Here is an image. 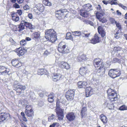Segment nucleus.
Wrapping results in <instances>:
<instances>
[{
	"label": "nucleus",
	"mask_w": 127,
	"mask_h": 127,
	"mask_svg": "<svg viewBox=\"0 0 127 127\" xmlns=\"http://www.w3.org/2000/svg\"><path fill=\"white\" fill-rule=\"evenodd\" d=\"M81 15L82 16L84 17H87L88 15V14L87 13L85 12H81Z\"/></svg>",
	"instance_id": "nucleus-41"
},
{
	"label": "nucleus",
	"mask_w": 127,
	"mask_h": 127,
	"mask_svg": "<svg viewBox=\"0 0 127 127\" xmlns=\"http://www.w3.org/2000/svg\"><path fill=\"white\" fill-rule=\"evenodd\" d=\"M66 11V9L57 11L55 12V16L59 19H61V17L63 15L64 12Z\"/></svg>",
	"instance_id": "nucleus-8"
},
{
	"label": "nucleus",
	"mask_w": 127,
	"mask_h": 127,
	"mask_svg": "<svg viewBox=\"0 0 127 127\" xmlns=\"http://www.w3.org/2000/svg\"><path fill=\"white\" fill-rule=\"evenodd\" d=\"M25 112L27 116L29 117H32L33 114V112L32 109L30 110L26 109Z\"/></svg>",
	"instance_id": "nucleus-19"
},
{
	"label": "nucleus",
	"mask_w": 127,
	"mask_h": 127,
	"mask_svg": "<svg viewBox=\"0 0 127 127\" xmlns=\"http://www.w3.org/2000/svg\"><path fill=\"white\" fill-rule=\"evenodd\" d=\"M99 21L102 23H104L106 22L107 20L105 18L103 17L99 20Z\"/></svg>",
	"instance_id": "nucleus-43"
},
{
	"label": "nucleus",
	"mask_w": 127,
	"mask_h": 127,
	"mask_svg": "<svg viewBox=\"0 0 127 127\" xmlns=\"http://www.w3.org/2000/svg\"><path fill=\"white\" fill-rule=\"evenodd\" d=\"M66 39H67L71 40H73L72 37L71 35L70 36H66Z\"/></svg>",
	"instance_id": "nucleus-54"
},
{
	"label": "nucleus",
	"mask_w": 127,
	"mask_h": 127,
	"mask_svg": "<svg viewBox=\"0 0 127 127\" xmlns=\"http://www.w3.org/2000/svg\"><path fill=\"white\" fill-rule=\"evenodd\" d=\"M26 88V87L25 86L22 85H20V84L19 85H18L16 89V92L17 93H18V94L19 95L21 92V90H25Z\"/></svg>",
	"instance_id": "nucleus-13"
},
{
	"label": "nucleus",
	"mask_w": 127,
	"mask_h": 127,
	"mask_svg": "<svg viewBox=\"0 0 127 127\" xmlns=\"http://www.w3.org/2000/svg\"><path fill=\"white\" fill-rule=\"evenodd\" d=\"M120 31L119 30L118 31H117L116 32V33L115 34V37L117 39L120 36V34L119 32H120Z\"/></svg>",
	"instance_id": "nucleus-37"
},
{
	"label": "nucleus",
	"mask_w": 127,
	"mask_h": 127,
	"mask_svg": "<svg viewBox=\"0 0 127 127\" xmlns=\"http://www.w3.org/2000/svg\"><path fill=\"white\" fill-rule=\"evenodd\" d=\"M87 109L85 107H83L82 109L81 112V114L82 117H83L86 115Z\"/></svg>",
	"instance_id": "nucleus-31"
},
{
	"label": "nucleus",
	"mask_w": 127,
	"mask_h": 127,
	"mask_svg": "<svg viewBox=\"0 0 127 127\" xmlns=\"http://www.w3.org/2000/svg\"><path fill=\"white\" fill-rule=\"evenodd\" d=\"M87 32L85 31L84 32H82V35L83 37H85L86 38H88L89 37L90 35V33H87L86 32Z\"/></svg>",
	"instance_id": "nucleus-34"
},
{
	"label": "nucleus",
	"mask_w": 127,
	"mask_h": 127,
	"mask_svg": "<svg viewBox=\"0 0 127 127\" xmlns=\"http://www.w3.org/2000/svg\"><path fill=\"white\" fill-rule=\"evenodd\" d=\"M117 27L119 29H121V26L120 25V24L119 23H117V22H116V23H115Z\"/></svg>",
	"instance_id": "nucleus-58"
},
{
	"label": "nucleus",
	"mask_w": 127,
	"mask_h": 127,
	"mask_svg": "<svg viewBox=\"0 0 127 127\" xmlns=\"http://www.w3.org/2000/svg\"><path fill=\"white\" fill-rule=\"evenodd\" d=\"M37 8L38 10L41 12L43 11L44 9V7L42 4H38Z\"/></svg>",
	"instance_id": "nucleus-30"
},
{
	"label": "nucleus",
	"mask_w": 127,
	"mask_h": 127,
	"mask_svg": "<svg viewBox=\"0 0 127 127\" xmlns=\"http://www.w3.org/2000/svg\"><path fill=\"white\" fill-rule=\"evenodd\" d=\"M50 54V53L47 50H45L43 53V55L45 56H47Z\"/></svg>",
	"instance_id": "nucleus-48"
},
{
	"label": "nucleus",
	"mask_w": 127,
	"mask_h": 127,
	"mask_svg": "<svg viewBox=\"0 0 127 127\" xmlns=\"http://www.w3.org/2000/svg\"><path fill=\"white\" fill-rule=\"evenodd\" d=\"M108 98L112 102L118 100V97L116 91L111 89H108L107 91Z\"/></svg>",
	"instance_id": "nucleus-3"
},
{
	"label": "nucleus",
	"mask_w": 127,
	"mask_h": 127,
	"mask_svg": "<svg viewBox=\"0 0 127 127\" xmlns=\"http://www.w3.org/2000/svg\"><path fill=\"white\" fill-rule=\"evenodd\" d=\"M62 79V75L59 73H54L52 76V79L54 81H57Z\"/></svg>",
	"instance_id": "nucleus-12"
},
{
	"label": "nucleus",
	"mask_w": 127,
	"mask_h": 127,
	"mask_svg": "<svg viewBox=\"0 0 127 127\" xmlns=\"http://www.w3.org/2000/svg\"><path fill=\"white\" fill-rule=\"evenodd\" d=\"M118 60H119L118 59H117V58H114L113 59L112 61V62L113 63H115L117 62L118 61Z\"/></svg>",
	"instance_id": "nucleus-57"
},
{
	"label": "nucleus",
	"mask_w": 127,
	"mask_h": 127,
	"mask_svg": "<svg viewBox=\"0 0 127 127\" xmlns=\"http://www.w3.org/2000/svg\"><path fill=\"white\" fill-rule=\"evenodd\" d=\"M48 101L50 102H52L54 100V95L53 93H51L48 96Z\"/></svg>",
	"instance_id": "nucleus-24"
},
{
	"label": "nucleus",
	"mask_w": 127,
	"mask_h": 127,
	"mask_svg": "<svg viewBox=\"0 0 127 127\" xmlns=\"http://www.w3.org/2000/svg\"><path fill=\"white\" fill-rule=\"evenodd\" d=\"M20 84V83H18L17 81H15L14 83L13 87L14 88H16L18 87V85H19Z\"/></svg>",
	"instance_id": "nucleus-44"
},
{
	"label": "nucleus",
	"mask_w": 127,
	"mask_h": 127,
	"mask_svg": "<svg viewBox=\"0 0 127 127\" xmlns=\"http://www.w3.org/2000/svg\"><path fill=\"white\" fill-rule=\"evenodd\" d=\"M92 90L91 87H88L86 89V97L91 95L92 94Z\"/></svg>",
	"instance_id": "nucleus-18"
},
{
	"label": "nucleus",
	"mask_w": 127,
	"mask_h": 127,
	"mask_svg": "<svg viewBox=\"0 0 127 127\" xmlns=\"http://www.w3.org/2000/svg\"><path fill=\"white\" fill-rule=\"evenodd\" d=\"M105 69L103 67L102 68H99L97 71L98 75H102L104 74L105 73Z\"/></svg>",
	"instance_id": "nucleus-23"
},
{
	"label": "nucleus",
	"mask_w": 127,
	"mask_h": 127,
	"mask_svg": "<svg viewBox=\"0 0 127 127\" xmlns=\"http://www.w3.org/2000/svg\"><path fill=\"white\" fill-rule=\"evenodd\" d=\"M28 16L29 18L30 19H32V14L29 13L28 14Z\"/></svg>",
	"instance_id": "nucleus-59"
},
{
	"label": "nucleus",
	"mask_w": 127,
	"mask_h": 127,
	"mask_svg": "<svg viewBox=\"0 0 127 127\" xmlns=\"http://www.w3.org/2000/svg\"><path fill=\"white\" fill-rule=\"evenodd\" d=\"M13 6L15 8H19L20 7L19 5L17 3H16L14 4Z\"/></svg>",
	"instance_id": "nucleus-49"
},
{
	"label": "nucleus",
	"mask_w": 127,
	"mask_h": 127,
	"mask_svg": "<svg viewBox=\"0 0 127 127\" xmlns=\"http://www.w3.org/2000/svg\"><path fill=\"white\" fill-rule=\"evenodd\" d=\"M66 46L65 45H63L61 48H58V51L61 53H62L64 54L67 53L68 51L67 48H66Z\"/></svg>",
	"instance_id": "nucleus-15"
},
{
	"label": "nucleus",
	"mask_w": 127,
	"mask_h": 127,
	"mask_svg": "<svg viewBox=\"0 0 127 127\" xmlns=\"http://www.w3.org/2000/svg\"><path fill=\"white\" fill-rule=\"evenodd\" d=\"M119 110L122 111L127 110V106L124 105H122L119 108Z\"/></svg>",
	"instance_id": "nucleus-36"
},
{
	"label": "nucleus",
	"mask_w": 127,
	"mask_h": 127,
	"mask_svg": "<svg viewBox=\"0 0 127 127\" xmlns=\"http://www.w3.org/2000/svg\"><path fill=\"white\" fill-rule=\"evenodd\" d=\"M60 102L59 100H57L55 111L58 117V120H62L64 117L63 113L64 110L62 109L60 107Z\"/></svg>",
	"instance_id": "nucleus-2"
},
{
	"label": "nucleus",
	"mask_w": 127,
	"mask_h": 127,
	"mask_svg": "<svg viewBox=\"0 0 127 127\" xmlns=\"http://www.w3.org/2000/svg\"><path fill=\"white\" fill-rule=\"evenodd\" d=\"M30 97L31 98H33V97L35 96L33 92L31 93L30 94Z\"/></svg>",
	"instance_id": "nucleus-55"
},
{
	"label": "nucleus",
	"mask_w": 127,
	"mask_h": 127,
	"mask_svg": "<svg viewBox=\"0 0 127 127\" xmlns=\"http://www.w3.org/2000/svg\"><path fill=\"white\" fill-rule=\"evenodd\" d=\"M111 4H117V3L116 2H115L113 0H112L110 2Z\"/></svg>",
	"instance_id": "nucleus-62"
},
{
	"label": "nucleus",
	"mask_w": 127,
	"mask_h": 127,
	"mask_svg": "<svg viewBox=\"0 0 127 127\" xmlns=\"http://www.w3.org/2000/svg\"><path fill=\"white\" fill-rule=\"evenodd\" d=\"M74 94V90H70L68 91L66 94V97L68 100L72 99Z\"/></svg>",
	"instance_id": "nucleus-7"
},
{
	"label": "nucleus",
	"mask_w": 127,
	"mask_h": 127,
	"mask_svg": "<svg viewBox=\"0 0 127 127\" xmlns=\"http://www.w3.org/2000/svg\"><path fill=\"white\" fill-rule=\"evenodd\" d=\"M26 41L25 40L23 39L21 41L20 44L22 45H25L26 43Z\"/></svg>",
	"instance_id": "nucleus-46"
},
{
	"label": "nucleus",
	"mask_w": 127,
	"mask_h": 127,
	"mask_svg": "<svg viewBox=\"0 0 127 127\" xmlns=\"http://www.w3.org/2000/svg\"><path fill=\"white\" fill-rule=\"evenodd\" d=\"M7 68L6 67H5L2 66H0V73L5 69H7Z\"/></svg>",
	"instance_id": "nucleus-45"
},
{
	"label": "nucleus",
	"mask_w": 127,
	"mask_h": 127,
	"mask_svg": "<svg viewBox=\"0 0 127 127\" xmlns=\"http://www.w3.org/2000/svg\"><path fill=\"white\" fill-rule=\"evenodd\" d=\"M16 13L19 15H20L22 14V12L21 10H17Z\"/></svg>",
	"instance_id": "nucleus-51"
},
{
	"label": "nucleus",
	"mask_w": 127,
	"mask_h": 127,
	"mask_svg": "<svg viewBox=\"0 0 127 127\" xmlns=\"http://www.w3.org/2000/svg\"><path fill=\"white\" fill-rule=\"evenodd\" d=\"M17 53L18 55L19 56L23 55L27 52V49L24 47L23 48L20 47L15 50Z\"/></svg>",
	"instance_id": "nucleus-6"
},
{
	"label": "nucleus",
	"mask_w": 127,
	"mask_h": 127,
	"mask_svg": "<svg viewBox=\"0 0 127 127\" xmlns=\"http://www.w3.org/2000/svg\"><path fill=\"white\" fill-rule=\"evenodd\" d=\"M122 50V48L119 46L115 47L113 49V50L115 52L117 53H119V52Z\"/></svg>",
	"instance_id": "nucleus-33"
},
{
	"label": "nucleus",
	"mask_w": 127,
	"mask_h": 127,
	"mask_svg": "<svg viewBox=\"0 0 127 127\" xmlns=\"http://www.w3.org/2000/svg\"><path fill=\"white\" fill-rule=\"evenodd\" d=\"M87 69L86 67H82L80 69L79 72L81 75L83 76L87 72Z\"/></svg>",
	"instance_id": "nucleus-20"
},
{
	"label": "nucleus",
	"mask_w": 127,
	"mask_h": 127,
	"mask_svg": "<svg viewBox=\"0 0 127 127\" xmlns=\"http://www.w3.org/2000/svg\"><path fill=\"white\" fill-rule=\"evenodd\" d=\"M100 41V37L98 36L97 35L95 34L93 38L90 41V43L95 44L98 43Z\"/></svg>",
	"instance_id": "nucleus-10"
},
{
	"label": "nucleus",
	"mask_w": 127,
	"mask_h": 127,
	"mask_svg": "<svg viewBox=\"0 0 127 127\" xmlns=\"http://www.w3.org/2000/svg\"><path fill=\"white\" fill-rule=\"evenodd\" d=\"M12 65L17 68H18L22 66L21 63L19 62L17 59H15L12 60L11 61Z\"/></svg>",
	"instance_id": "nucleus-9"
},
{
	"label": "nucleus",
	"mask_w": 127,
	"mask_h": 127,
	"mask_svg": "<svg viewBox=\"0 0 127 127\" xmlns=\"http://www.w3.org/2000/svg\"><path fill=\"white\" fill-rule=\"evenodd\" d=\"M9 72V70H5L4 71H1L0 73L1 74L5 75L8 74Z\"/></svg>",
	"instance_id": "nucleus-39"
},
{
	"label": "nucleus",
	"mask_w": 127,
	"mask_h": 127,
	"mask_svg": "<svg viewBox=\"0 0 127 127\" xmlns=\"http://www.w3.org/2000/svg\"><path fill=\"white\" fill-rule=\"evenodd\" d=\"M87 84V83L86 82L81 81L77 83L78 87L80 88H85Z\"/></svg>",
	"instance_id": "nucleus-21"
},
{
	"label": "nucleus",
	"mask_w": 127,
	"mask_h": 127,
	"mask_svg": "<svg viewBox=\"0 0 127 127\" xmlns=\"http://www.w3.org/2000/svg\"><path fill=\"white\" fill-rule=\"evenodd\" d=\"M82 33L80 31H77L72 32L73 34L74 35L79 36L80 35H82Z\"/></svg>",
	"instance_id": "nucleus-35"
},
{
	"label": "nucleus",
	"mask_w": 127,
	"mask_h": 127,
	"mask_svg": "<svg viewBox=\"0 0 127 127\" xmlns=\"http://www.w3.org/2000/svg\"><path fill=\"white\" fill-rule=\"evenodd\" d=\"M94 65L95 67L102 68L104 66V63L102 62V60L99 59H95L94 61Z\"/></svg>",
	"instance_id": "nucleus-5"
},
{
	"label": "nucleus",
	"mask_w": 127,
	"mask_h": 127,
	"mask_svg": "<svg viewBox=\"0 0 127 127\" xmlns=\"http://www.w3.org/2000/svg\"><path fill=\"white\" fill-rule=\"evenodd\" d=\"M12 17V20L13 21L17 22L19 20V17L17 16V14L15 13H13L11 15Z\"/></svg>",
	"instance_id": "nucleus-26"
},
{
	"label": "nucleus",
	"mask_w": 127,
	"mask_h": 127,
	"mask_svg": "<svg viewBox=\"0 0 127 127\" xmlns=\"http://www.w3.org/2000/svg\"><path fill=\"white\" fill-rule=\"evenodd\" d=\"M109 105H110V106L111 107H109V109H112V107L113 106V104L112 103V104H107V107H109Z\"/></svg>",
	"instance_id": "nucleus-56"
},
{
	"label": "nucleus",
	"mask_w": 127,
	"mask_h": 127,
	"mask_svg": "<svg viewBox=\"0 0 127 127\" xmlns=\"http://www.w3.org/2000/svg\"><path fill=\"white\" fill-rule=\"evenodd\" d=\"M86 23L88 24H89L91 26H93L94 25V23L91 21H86Z\"/></svg>",
	"instance_id": "nucleus-47"
},
{
	"label": "nucleus",
	"mask_w": 127,
	"mask_h": 127,
	"mask_svg": "<svg viewBox=\"0 0 127 127\" xmlns=\"http://www.w3.org/2000/svg\"><path fill=\"white\" fill-rule=\"evenodd\" d=\"M23 8L25 10H27L29 9V7L27 5H26L24 6Z\"/></svg>",
	"instance_id": "nucleus-53"
},
{
	"label": "nucleus",
	"mask_w": 127,
	"mask_h": 127,
	"mask_svg": "<svg viewBox=\"0 0 127 127\" xmlns=\"http://www.w3.org/2000/svg\"><path fill=\"white\" fill-rule=\"evenodd\" d=\"M47 70L45 69H40L38 70L37 71V74L39 75H42L46 74Z\"/></svg>",
	"instance_id": "nucleus-28"
},
{
	"label": "nucleus",
	"mask_w": 127,
	"mask_h": 127,
	"mask_svg": "<svg viewBox=\"0 0 127 127\" xmlns=\"http://www.w3.org/2000/svg\"><path fill=\"white\" fill-rule=\"evenodd\" d=\"M99 34H101V35L102 37H104L105 35V32L104 31H103L100 33Z\"/></svg>",
	"instance_id": "nucleus-50"
},
{
	"label": "nucleus",
	"mask_w": 127,
	"mask_h": 127,
	"mask_svg": "<svg viewBox=\"0 0 127 127\" xmlns=\"http://www.w3.org/2000/svg\"><path fill=\"white\" fill-rule=\"evenodd\" d=\"M60 66L63 68H65L67 69H69L70 68L69 65L66 62L62 61L60 63Z\"/></svg>",
	"instance_id": "nucleus-14"
},
{
	"label": "nucleus",
	"mask_w": 127,
	"mask_h": 127,
	"mask_svg": "<svg viewBox=\"0 0 127 127\" xmlns=\"http://www.w3.org/2000/svg\"><path fill=\"white\" fill-rule=\"evenodd\" d=\"M63 42H60L59 44L58 48H61L62 46L63 45H64L63 44Z\"/></svg>",
	"instance_id": "nucleus-60"
},
{
	"label": "nucleus",
	"mask_w": 127,
	"mask_h": 127,
	"mask_svg": "<svg viewBox=\"0 0 127 127\" xmlns=\"http://www.w3.org/2000/svg\"><path fill=\"white\" fill-rule=\"evenodd\" d=\"M67 119L69 121H73L75 118L74 114L73 112L69 113L66 116Z\"/></svg>",
	"instance_id": "nucleus-11"
},
{
	"label": "nucleus",
	"mask_w": 127,
	"mask_h": 127,
	"mask_svg": "<svg viewBox=\"0 0 127 127\" xmlns=\"http://www.w3.org/2000/svg\"><path fill=\"white\" fill-rule=\"evenodd\" d=\"M45 4L48 6H51V3L50 2L48 1V0L45 1Z\"/></svg>",
	"instance_id": "nucleus-52"
},
{
	"label": "nucleus",
	"mask_w": 127,
	"mask_h": 127,
	"mask_svg": "<svg viewBox=\"0 0 127 127\" xmlns=\"http://www.w3.org/2000/svg\"><path fill=\"white\" fill-rule=\"evenodd\" d=\"M92 5L90 3H88L84 5L83 6V8L84 11L88 12L91 9Z\"/></svg>",
	"instance_id": "nucleus-16"
},
{
	"label": "nucleus",
	"mask_w": 127,
	"mask_h": 127,
	"mask_svg": "<svg viewBox=\"0 0 127 127\" xmlns=\"http://www.w3.org/2000/svg\"><path fill=\"white\" fill-rule=\"evenodd\" d=\"M25 25L27 28H28L30 29H33L34 28V26L28 22L25 21Z\"/></svg>",
	"instance_id": "nucleus-27"
},
{
	"label": "nucleus",
	"mask_w": 127,
	"mask_h": 127,
	"mask_svg": "<svg viewBox=\"0 0 127 127\" xmlns=\"http://www.w3.org/2000/svg\"><path fill=\"white\" fill-rule=\"evenodd\" d=\"M26 109L30 110V109H32L31 106L29 105H27L26 106Z\"/></svg>",
	"instance_id": "nucleus-61"
},
{
	"label": "nucleus",
	"mask_w": 127,
	"mask_h": 127,
	"mask_svg": "<svg viewBox=\"0 0 127 127\" xmlns=\"http://www.w3.org/2000/svg\"><path fill=\"white\" fill-rule=\"evenodd\" d=\"M100 119L101 121L104 124L106 123L107 121V117L103 114L101 115L100 116Z\"/></svg>",
	"instance_id": "nucleus-25"
},
{
	"label": "nucleus",
	"mask_w": 127,
	"mask_h": 127,
	"mask_svg": "<svg viewBox=\"0 0 127 127\" xmlns=\"http://www.w3.org/2000/svg\"><path fill=\"white\" fill-rule=\"evenodd\" d=\"M56 123H53L52 124L50 125L49 127H54Z\"/></svg>",
	"instance_id": "nucleus-64"
},
{
	"label": "nucleus",
	"mask_w": 127,
	"mask_h": 127,
	"mask_svg": "<svg viewBox=\"0 0 127 127\" xmlns=\"http://www.w3.org/2000/svg\"><path fill=\"white\" fill-rule=\"evenodd\" d=\"M87 60V58L86 55H84L78 56L77 59V61L79 62L85 61Z\"/></svg>",
	"instance_id": "nucleus-22"
},
{
	"label": "nucleus",
	"mask_w": 127,
	"mask_h": 127,
	"mask_svg": "<svg viewBox=\"0 0 127 127\" xmlns=\"http://www.w3.org/2000/svg\"><path fill=\"white\" fill-rule=\"evenodd\" d=\"M96 18L99 20L103 16L100 14H99L98 12H97L96 14Z\"/></svg>",
	"instance_id": "nucleus-38"
},
{
	"label": "nucleus",
	"mask_w": 127,
	"mask_h": 127,
	"mask_svg": "<svg viewBox=\"0 0 127 127\" xmlns=\"http://www.w3.org/2000/svg\"><path fill=\"white\" fill-rule=\"evenodd\" d=\"M55 115L53 114H52L48 117V121L49 122L54 121L55 120Z\"/></svg>",
	"instance_id": "nucleus-32"
},
{
	"label": "nucleus",
	"mask_w": 127,
	"mask_h": 127,
	"mask_svg": "<svg viewBox=\"0 0 127 127\" xmlns=\"http://www.w3.org/2000/svg\"><path fill=\"white\" fill-rule=\"evenodd\" d=\"M110 22L112 24L116 23V22L115 21L114 18H110L109 19Z\"/></svg>",
	"instance_id": "nucleus-42"
},
{
	"label": "nucleus",
	"mask_w": 127,
	"mask_h": 127,
	"mask_svg": "<svg viewBox=\"0 0 127 127\" xmlns=\"http://www.w3.org/2000/svg\"><path fill=\"white\" fill-rule=\"evenodd\" d=\"M97 29L98 32L99 33H101V32L104 31L102 27L100 26H99L98 27Z\"/></svg>",
	"instance_id": "nucleus-40"
},
{
	"label": "nucleus",
	"mask_w": 127,
	"mask_h": 127,
	"mask_svg": "<svg viewBox=\"0 0 127 127\" xmlns=\"http://www.w3.org/2000/svg\"><path fill=\"white\" fill-rule=\"evenodd\" d=\"M26 71L25 70L23 72L24 73H22L21 74L22 75H21V77H23L25 76V72Z\"/></svg>",
	"instance_id": "nucleus-63"
},
{
	"label": "nucleus",
	"mask_w": 127,
	"mask_h": 127,
	"mask_svg": "<svg viewBox=\"0 0 127 127\" xmlns=\"http://www.w3.org/2000/svg\"><path fill=\"white\" fill-rule=\"evenodd\" d=\"M25 20H22L20 24L18 26V31L20 32L25 29Z\"/></svg>",
	"instance_id": "nucleus-17"
},
{
	"label": "nucleus",
	"mask_w": 127,
	"mask_h": 127,
	"mask_svg": "<svg viewBox=\"0 0 127 127\" xmlns=\"http://www.w3.org/2000/svg\"><path fill=\"white\" fill-rule=\"evenodd\" d=\"M33 38L36 40L40 38V33L39 32H36L33 33Z\"/></svg>",
	"instance_id": "nucleus-29"
},
{
	"label": "nucleus",
	"mask_w": 127,
	"mask_h": 127,
	"mask_svg": "<svg viewBox=\"0 0 127 127\" xmlns=\"http://www.w3.org/2000/svg\"><path fill=\"white\" fill-rule=\"evenodd\" d=\"M45 36L48 40L52 42H55L57 39L56 32L53 29L46 30Z\"/></svg>",
	"instance_id": "nucleus-1"
},
{
	"label": "nucleus",
	"mask_w": 127,
	"mask_h": 127,
	"mask_svg": "<svg viewBox=\"0 0 127 127\" xmlns=\"http://www.w3.org/2000/svg\"><path fill=\"white\" fill-rule=\"evenodd\" d=\"M120 74V71L118 69H110L108 73L109 76L113 78L119 76Z\"/></svg>",
	"instance_id": "nucleus-4"
}]
</instances>
